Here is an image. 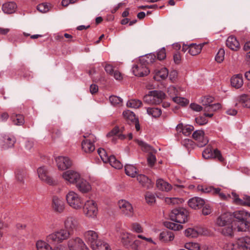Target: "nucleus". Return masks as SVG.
<instances>
[{"mask_svg": "<svg viewBox=\"0 0 250 250\" xmlns=\"http://www.w3.org/2000/svg\"><path fill=\"white\" fill-rule=\"evenodd\" d=\"M147 113L153 117L158 118L162 114V111L157 107H148L147 108Z\"/></svg>", "mask_w": 250, "mask_h": 250, "instance_id": "nucleus-39", "label": "nucleus"}, {"mask_svg": "<svg viewBox=\"0 0 250 250\" xmlns=\"http://www.w3.org/2000/svg\"><path fill=\"white\" fill-rule=\"evenodd\" d=\"M232 216L229 212H226L221 214L216 220V224L219 226H226L232 223Z\"/></svg>", "mask_w": 250, "mask_h": 250, "instance_id": "nucleus-18", "label": "nucleus"}, {"mask_svg": "<svg viewBox=\"0 0 250 250\" xmlns=\"http://www.w3.org/2000/svg\"><path fill=\"white\" fill-rule=\"evenodd\" d=\"M232 195L234 198V202L235 204L239 205H244L250 207V197L245 196L242 199L238 198V195L232 192Z\"/></svg>", "mask_w": 250, "mask_h": 250, "instance_id": "nucleus-23", "label": "nucleus"}, {"mask_svg": "<svg viewBox=\"0 0 250 250\" xmlns=\"http://www.w3.org/2000/svg\"><path fill=\"white\" fill-rule=\"evenodd\" d=\"M145 199L146 203L150 205H152L155 203L156 201L154 195L152 193L149 192L146 193L145 195Z\"/></svg>", "mask_w": 250, "mask_h": 250, "instance_id": "nucleus-49", "label": "nucleus"}, {"mask_svg": "<svg viewBox=\"0 0 250 250\" xmlns=\"http://www.w3.org/2000/svg\"><path fill=\"white\" fill-rule=\"evenodd\" d=\"M198 189L204 193H211L213 194L221 191L220 188H214L212 187H206L202 186H199L198 187Z\"/></svg>", "mask_w": 250, "mask_h": 250, "instance_id": "nucleus-36", "label": "nucleus"}, {"mask_svg": "<svg viewBox=\"0 0 250 250\" xmlns=\"http://www.w3.org/2000/svg\"><path fill=\"white\" fill-rule=\"evenodd\" d=\"M185 234L188 237L195 238L199 235L198 231L194 228H188L185 230Z\"/></svg>", "mask_w": 250, "mask_h": 250, "instance_id": "nucleus-40", "label": "nucleus"}, {"mask_svg": "<svg viewBox=\"0 0 250 250\" xmlns=\"http://www.w3.org/2000/svg\"><path fill=\"white\" fill-rule=\"evenodd\" d=\"M62 177L65 181L73 184L77 183L81 178L80 174L73 170H68L63 172Z\"/></svg>", "mask_w": 250, "mask_h": 250, "instance_id": "nucleus-16", "label": "nucleus"}, {"mask_svg": "<svg viewBox=\"0 0 250 250\" xmlns=\"http://www.w3.org/2000/svg\"><path fill=\"white\" fill-rule=\"evenodd\" d=\"M136 142L138 144V145L141 147L142 150L146 152H149L152 150L151 147L146 143L144 142L143 141L137 140H136Z\"/></svg>", "mask_w": 250, "mask_h": 250, "instance_id": "nucleus-50", "label": "nucleus"}, {"mask_svg": "<svg viewBox=\"0 0 250 250\" xmlns=\"http://www.w3.org/2000/svg\"><path fill=\"white\" fill-rule=\"evenodd\" d=\"M230 250H250V237H243L238 238L235 243L230 245Z\"/></svg>", "mask_w": 250, "mask_h": 250, "instance_id": "nucleus-8", "label": "nucleus"}, {"mask_svg": "<svg viewBox=\"0 0 250 250\" xmlns=\"http://www.w3.org/2000/svg\"><path fill=\"white\" fill-rule=\"evenodd\" d=\"M83 213L84 215L89 218H94L98 214V207L93 200H87L83 206Z\"/></svg>", "mask_w": 250, "mask_h": 250, "instance_id": "nucleus-6", "label": "nucleus"}, {"mask_svg": "<svg viewBox=\"0 0 250 250\" xmlns=\"http://www.w3.org/2000/svg\"><path fill=\"white\" fill-rule=\"evenodd\" d=\"M111 104L114 106H120L123 103V100L119 97L111 96L109 97Z\"/></svg>", "mask_w": 250, "mask_h": 250, "instance_id": "nucleus-45", "label": "nucleus"}, {"mask_svg": "<svg viewBox=\"0 0 250 250\" xmlns=\"http://www.w3.org/2000/svg\"><path fill=\"white\" fill-rule=\"evenodd\" d=\"M194 127L192 125H186L184 126L183 134L186 136L189 135L193 130Z\"/></svg>", "mask_w": 250, "mask_h": 250, "instance_id": "nucleus-62", "label": "nucleus"}, {"mask_svg": "<svg viewBox=\"0 0 250 250\" xmlns=\"http://www.w3.org/2000/svg\"><path fill=\"white\" fill-rule=\"evenodd\" d=\"M68 205L72 208L76 210L82 209L83 201L82 198L76 192L69 191L65 196Z\"/></svg>", "mask_w": 250, "mask_h": 250, "instance_id": "nucleus-3", "label": "nucleus"}, {"mask_svg": "<svg viewBox=\"0 0 250 250\" xmlns=\"http://www.w3.org/2000/svg\"><path fill=\"white\" fill-rule=\"evenodd\" d=\"M16 178L18 181L22 182L23 180L25 173L22 170H17L16 171Z\"/></svg>", "mask_w": 250, "mask_h": 250, "instance_id": "nucleus-59", "label": "nucleus"}, {"mask_svg": "<svg viewBox=\"0 0 250 250\" xmlns=\"http://www.w3.org/2000/svg\"><path fill=\"white\" fill-rule=\"evenodd\" d=\"M55 161L58 169L61 170L69 168L72 164L71 160L67 157L58 156L55 158Z\"/></svg>", "mask_w": 250, "mask_h": 250, "instance_id": "nucleus-17", "label": "nucleus"}, {"mask_svg": "<svg viewBox=\"0 0 250 250\" xmlns=\"http://www.w3.org/2000/svg\"><path fill=\"white\" fill-rule=\"evenodd\" d=\"M49 244L55 245L56 244H51L43 241L39 240L36 243V247L38 250H53Z\"/></svg>", "mask_w": 250, "mask_h": 250, "instance_id": "nucleus-33", "label": "nucleus"}, {"mask_svg": "<svg viewBox=\"0 0 250 250\" xmlns=\"http://www.w3.org/2000/svg\"><path fill=\"white\" fill-rule=\"evenodd\" d=\"M226 45L230 49L237 51L240 48V44L234 36H229L226 41Z\"/></svg>", "mask_w": 250, "mask_h": 250, "instance_id": "nucleus-21", "label": "nucleus"}, {"mask_svg": "<svg viewBox=\"0 0 250 250\" xmlns=\"http://www.w3.org/2000/svg\"><path fill=\"white\" fill-rule=\"evenodd\" d=\"M221 108V105L219 103L214 104H210L207 106L204 107V111L212 112L215 111Z\"/></svg>", "mask_w": 250, "mask_h": 250, "instance_id": "nucleus-43", "label": "nucleus"}, {"mask_svg": "<svg viewBox=\"0 0 250 250\" xmlns=\"http://www.w3.org/2000/svg\"><path fill=\"white\" fill-rule=\"evenodd\" d=\"M156 186L159 189L165 191H168L172 188L171 186L169 183L162 179L157 180Z\"/></svg>", "mask_w": 250, "mask_h": 250, "instance_id": "nucleus-28", "label": "nucleus"}, {"mask_svg": "<svg viewBox=\"0 0 250 250\" xmlns=\"http://www.w3.org/2000/svg\"><path fill=\"white\" fill-rule=\"evenodd\" d=\"M214 100V98L211 96H206L202 98L201 102L204 107L207 106L211 104Z\"/></svg>", "mask_w": 250, "mask_h": 250, "instance_id": "nucleus-58", "label": "nucleus"}, {"mask_svg": "<svg viewBox=\"0 0 250 250\" xmlns=\"http://www.w3.org/2000/svg\"><path fill=\"white\" fill-rule=\"evenodd\" d=\"M233 215L234 219L231 225L223 226L221 230L222 234L227 236H232V227L238 231L250 232V213L244 210H241L235 211Z\"/></svg>", "mask_w": 250, "mask_h": 250, "instance_id": "nucleus-2", "label": "nucleus"}, {"mask_svg": "<svg viewBox=\"0 0 250 250\" xmlns=\"http://www.w3.org/2000/svg\"><path fill=\"white\" fill-rule=\"evenodd\" d=\"M102 66L104 67V70L107 74L111 76L115 70H114L113 66L111 64L105 62L102 63Z\"/></svg>", "mask_w": 250, "mask_h": 250, "instance_id": "nucleus-46", "label": "nucleus"}, {"mask_svg": "<svg viewBox=\"0 0 250 250\" xmlns=\"http://www.w3.org/2000/svg\"><path fill=\"white\" fill-rule=\"evenodd\" d=\"M206 43H200L196 44V43L190 44V48L188 53L192 56L199 54Z\"/></svg>", "mask_w": 250, "mask_h": 250, "instance_id": "nucleus-26", "label": "nucleus"}, {"mask_svg": "<svg viewBox=\"0 0 250 250\" xmlns=\"http://www.w3.org/2000/svg\"><path fill=\"white\" fill-rule=\"evenodd\" d=\"M39 178L43 182L49 185H53L55 184V181L50 176L47 168L42 166L37 169Z\"/></svg>", "mask_w": 250, "mask_h": 250, "instance_id": "nucleus-12", "label": "nucleus"}, {"mask_svg": "<svg viewBox=\"0 0 250 250\" xmlns=\"http://www.w3.org/2000/svg\"><path fill=\"white\" fill-rule=\"evenodd\" d=\"M17 6L14 2H7L4 3L2 6V10L5 14H10L14 13Z\"/></svg>", "mask_w": 250, "mask_h": 250, "instance_id": "nucleus-24", "label": "nucleus"}, {"mask_svg": "<svg viewBox=\"0 0 250 250\" xmlns=\"http://www.w3.org/2000/svg\"><path fill=\"white\" fill-rule=\"evenodd\" d=\"M126 175L131 177H135L137 173L136 168L132 165H126L125 167Z\"/></svg>", "mask_w": 250, "mask_h": 250, "instance_id": "nucleus-37", "label": "nucleus"}, {"mask_svg": "<svg viewBox=\"0 0 250 250\" xmlns=\"http://www.w3.org/2000/svg\"><path fill=\"white\" fill-rule=\"evenodd\" d=\"M172 100L174 102L182 106L185 105L188 103L187 99L181 97L177 96L173 97Z\"/></svg>", "mask_w": 250, "mask_h": 250, "instance_id": "nucleus-48", "label": "nucleus"}, {"mask_svg": "<svg viewBox=\"0 0 250 250\" xmlns=\"http://www.w3.org/2000/svg\"><path fill=\"white\" fill-rule=\"evenodd\" d=\"M132 72L134 75L138 77H144L147 75L150 70L146 65L139 60V62L132 67Z\"/></svg>", "mask_w": 250, "mask_h": 250, "instance_id": "nucleus-11", "label": "nucleus"}, {"mask_svg": "<svg viewBox=\"0 0 250 250\" xmlns=\"http://www.w3.org/2000/svg\"><path fill=\"white\" fill-rule=\"evenodd\" d=\"M166 226L167 228L174 230H179L181 228L180 225L171 222L166 223Z\"/></svg>", "mask_w": 250, "mask_h": 250, "instance_id": "nucleus-61", "label": "nucleus"}, {"mask_svg": "<svg viewBox=\"0 0 250 250\" xmlns=\"http://www.w3.org/2000/svg\"><path fill=\"white\" fill-rule=\"evenodd\" d=\"M140 245L141 241L138 240H136L133 242L131 241L129 246L127 248L132 250H139Z\"/></svg>", "mask_w": 250, "mask_h": 250, "instance_id": "nucleus-55", "label": "nucleus"}, {"mask_svg": "<svg viewBox=\"0 0 250 250\" xmlns=\"http://www.w3.org/2000/svg\"><path fill=\"white\" fill-rule=\"evenodd\" d=\"M131 230L136 233H142L143 232V228L142 226L138 223H134L131 224Z\"/></svg>", "mask_w": 250, "mask_h": 250, "instance_id": "nucleus-52", "label": "nucleus"}, {"mask_svg": "<svg viewBox=\"0 0 250 250\" xmlns=\"http://www.w3.org/2000/svg\"><path fill=\"white\" fill-rule=\"evenodd\" d=\"M165 94L160 90H153L148 92V93L144 96V102L148 104H157L161 103L165 99Z\"/></svg>", "mask_w": 250, "mask_h": 250, "instance_id": "nucleus-4", "label": "nucleus"}, {"mask_svg": "<svg viewBox=\"0 0 250 250\" xmlns=\"http://www.w3.org/2000/svg\"><path fill=\"white\" fill-rule=\"evenodd\" d=\"M240 101L244 103V106L250 108V98H247L246 95H243L241 96Z\"/></svg>", "mask_w": 250, "mask_h": 250, "instance_id": "nucleus-64", "label": "nucleus"}, {"mask_svg": "<svg viewBox=\"0 0 250 250\" xmlns=\"http://www.w3.org/2000/svg\"><path fill=\"white\" fill-rule=\"evenodd\" d=\"M212 158L216 159L221 163H224L225 162L224 158L222 156L221 152L217 149H214L213 155Z\"/></svg>", "mask_w": 250, "mask_h": 250, "instance_id": "nucleus-53", "label": "nucleus"}, {"mask_svg": "<svg viewBox=\"0 0 250 250\" xmlns=\"http://www.w3.org/2000/svg\"><path fill=\"white\" fill-rule=\"evenodd\" d=\"M123 115L128 124L133 123L138 119L136 118L134 113L129 110L124 111Z\"/></svg>", "mask_w": 250, "mask_h": 250, "instance_id": "nucleus-35", "label": "nucleus"}, {"mask_svg": "<svg viewBox=\"0 0 250 250\" xmlns=\"http://www.w3.org/2000/svg\"><path fill=\"white\" fill-rule=\"evenodd\" d=\"M165 201L168 205H174L181 203L183 202V199L175 197H166L165 199Z\"/></svg>", "mask_w": 250, "mask_h": 250, "instance_id": "nucleus-44", "label": "nucleus"}, {"mask_svg": "<svg viewBox=\"0 0 250 250\" xmlns=\"http://www.w3.org/2000/svg\"><path fill=\"white\" fill-rule=\"evenodd\" d=\"M49 6L46 3H42L37 6V9L41 13H44L49 10Z\"/></svg>", "mask_w": 250, "mask_h": 250, "instance_id": "nucleus-56", "label": "nucleus"}, {"mask_svg": "<svg viewBox=\"0 0 250 250\" xmlns=\"http://www.w3.org/2000/svg\"><path fill=\"white\" fill-rule=\"evenodd\" d=\"M67 246L69 250H83L86 247L83 240L79 237H74L69 239Z\"/></svg>", "mask_w": 250, "mask_h": 250, "instance_id": "nucleus-9", "label": "nucleus"}, {"mask_svg": "<svg viewBox=\"0 0 250 250\" xmlns=\"http://www.w3.org/2000/svg\"><path fill=\"white\" fill-rule=\"evenodd\" d=\"M213 155V151L210 148H207L202 153L203 157L206 159L212 158Z\"/></svg>", "mask_w": 250, "mask_h": 250, "instance_id": "nucleus-57", "label": "nucleus"}, {"mask_svg": "<svg viewBox=\"0 0 250 250\" xmlns=\"http://www.w3.org/2000/svg\"><path fill=\"white\" fill-rule=\"evenodd\" d=\"M83 237L91 248L100 240L98 232L92 230H88L84 232Z\"/></svg>", "mask_w": 250, "mask_h": 250, "instance_id": "nucleus-14", "label": "nucleus"}, {"mask_svg": "<svg viewBox=\"0 0 250 250\" xmlns=\"http://www.w3.org/2000/svg\"><path fill=\"white\" fill-rule=\"evenodd\" d=\"M231 84L233 87L236 88L241 87L243 84L242 76L240 74H237L233 76L231 79Z\"/></svg>", "mask_w": 250, "mask_h": 250, "instance_id": "nucleus-27", "label": "nucleus"}, {"mask_svg": "<svg viewBox=\"0 0 250 250\" xmlns=\"http://www.w3.org/2000/svg\"><path fill=\"white\" fill-rule=\"evenodd\" d=\"M205 201L199 197H195L189 200L188 206L192 208L199 209L205 204Z\"/></svg>", "mask_w": 250, "mask_h": 250, "instance_id": "nucleus-20", "label": "nucleus"}, {"mask_svg": "<svg viewBox=\"0 0 250 250\" xmlns=\"http://www.w3.org/2000/svg\"><path fill=\"white\" fill-rule=\"evenodd\" d=\"M171 220L179 223H185L188 220V211L184 208H176L169 214Z\"/></svg>", "mask_w": 250, "mask_h": 250, "instance_id": "nucleus-5", "label": "nucleus"}, {"mask_svg": "<svg viewBox=\"0 0 250 250\" xmlns=\"http://www.w3.org/2000/svg\"><path fill=\"white\" fill-rule=\"evenodd\" d=\"M154 79L157 81L165 80L168 76V70L165 68H162L160 70H155L154 71Z\"/></svg>", "mask_w": 250, "mask_h": 250, "instance_id": "nucleus-22", "label": "nucleus"}, {"mask_svg": "<svg viewBox=\"0 0 250 250\" xmlns=\"http://www.w3.org/2000/svg\"><path fill=\"white\" fill-rule=\"evenodd\" d=\"M110 165L116 169H121L123 167V165L118 160L116 157L113 155L109 156V159L108 161Z\"/></svg>", "mask_w": 250, "mask_h": 250, "instance_id": "nucleus-38", "label": "nucleus"}, {"mask_svg": "<svg viewBox=\"0 0 250 250\" xmlns=\"http://www.w3.org/2000/svg\"><path fill=\"white\" fill-rule=\"evenodd\" d=\"M64 229H61L48 234L46 240L51 244H60L67 240L74 231L77 230L80 226L78 219L69 216L63 221Z\"/></svg>", "mask_w": 250, "mask_h": 250, "instance_id": "nucleus-1", "label": "nucleus"}, {"mask_svg": "<svg viewBox=\"0 0 250 250\" xmlns=\"http://www.w3.org/2000/svg\"><path fill=\"white\" fill-rule=\"evenodd\" d=\"M98 153L104 163L108 162L109 159V156L107 155L106 151L104 149L101 148H99L98 149Z\"/></svg>", "mask_w": 250, "mask_h": 250, "instance_id": "nucleus-47", "label": "nucleus"}, {"mask_svg": "<svg viewBox=\"0 0 250 250\" xmlns=\"http://www.w3.org/2000/svg\"><path fill=\"white\" fill-rule=\"evenodd\" d=\"M85 140L82 142V148L85 153L93 152L95 147L94 143L96 141V138L94 135L86 133L83 135Z\"/></svg>", "mask_w": 250, "mask_h": 250, "instance_id": "nucleus-7", "label": "nucleus"}, {"mask_svg": "<svg viewBox=\"0 0 250 250\" xmlns=\"http://www.w3.org/2000/svg\"><path fill=\"white\" fill-rule=\"evenodd\" d=\"M159 238L163 242H170L174 239V234L171 231H163L160 233Z\"/></svg>", "mask_w": 250, "mask_h": 250, "instance_id": "nucleus-29", "label": "nucleus"}, {"mask_svg": "<svg viewBox=\"0 0 250 250\" xmlns=\"http://www.w3.org/2000/svg\"><path fill=\"white\" fill-rule=\"evenodd\" d=\"M142 102L137 99H131L129 100L127 103L126 105L128 107L137 108L142 106Z\"/></svg>", "mask_w": 250, "mask_h": 250, "instance_id": "nucleus-41", "label": "nucleus"}, {"mask_svg": "<svg viewBox=\"0 0 250 250\" xmlns=\"http://www.w3.org/2000/svg\"><path fill=\"white\" fill-rule=\"evenodd\" d=\"M193 138L196 141L197 145L200 147L205 146L208 142L207 137L202 130H196L192 134Z\"/></svg>", "mask_w": 250, "mask_h": 250, "instance_id": "nucleus-15", "label": "nucleus"}, {"mask_svg": "<svg viewBox=\"0 0 250 250\" xmlns=\"http://www.w3.org/2000/svg\"><path fill=\"white\" fill-rule=\"evenodd\" d=\"M157 59L159 60H164L166 57V52L165 48H163L159 50L157 53Z\"/></svg>", "mask_w": 250, "mask_h": 250, "instance_id": "nucleus-60", "label": "nucleus"}, {"mask_svg": "<svg viewBox=\"0 0 250 250\" xmlns=\"http://www.w3.org/2000/svg\"><path fill=\"white\" fill-rule=\"evenodd\" d=\"M118 207L122 214L126 217H132L134 210L132 205L127 201L121 200L118 202Z\"/></svg>", "mask_w": 250, "mask_h": 250, "instance_id": "nucleus-10", "label": "nucleus"}, {"mask_svg": "<svg viewBox=\"0 0 250 250\" xmlns=\"http://www.w3.org/2000/svg\"><path fill=\"white\" fill-rule=\"evenodd\" d=\"M156 159L154 155L151 152H149L147 157V162L149 166H152L156 162Z\"/></svg>", "mask_w": 250, "mask_h": 250, "instance_id": "nucleus-63", "label": "nucleus"}, {"mask_svg": "<svg viewBox=\"0 0 250 250\" xmlns=\"http://www.w3.org/2000/svg\"><path fill=\"white\" fill-rule=\"evenodd\" d=\"M137 180L142 186L149 188L151 186V181L146 176L143 174H139L137 176Z\"/></svg>", "mask_w": 250, "mask_h": 250, "instance_id": "nucleus-32", "label": "nucleus"}, {"mask_svg": "<svg viewBox=\"0 0 250 250\" xmlns=\"http://www.w3.org/2000/svg\"><path fill=\"white\" fill-rule=\"evenodd\" d=\"M76 187L78 190L82 193L89 192L91 190L90 184L83 179H81L78 180L76 183Z\"/></svg>", "mask_w": 250, "mask_h": 250, "instance_id": "nucleus-19", "label": "nucleus"}, {"mask_svg": "<svg viewBox=\"0 0 250 250\" xmlns=\"http://www.w3.org/2000/svg\"><path fill=\"white\" fill-rule=\"evenodd\" d=\"M51 207L54 212L62 213L65 209V205L62 198L54 196L52 198Z\"/></svg>", "mask_w": 250, "mask_h": 250, "instance_id": "nucleus-13", "label": "nucleus"}, {"mask_svg": "<svg viewBox=\"0 0 250 250\" xmlns=\"http://www.w3.org/2000/svg\"><path fill=\"white\" fill-rule=\"evenodd\" d=\"M91 248L93 250H111L108 244L101 239Z\"/></svg>", "mask_w": 250, "mask_h": 250, "instance_id": "nucleus-31", "label": "nucleus"}, {"mask_svg": "<svg viewBox=\"0 0 250 250\" xmlns=\"http://www.w3.org/2000/svg\"><path fill=\"white\" fill-rule=\"evenodd\" d=\"M225 50L221 48L219 50L215 57V60L219 63L222 62L224 60Z\"/></svg>", "mask_w": 250, "mask_h": 250, "instance_id": "nucleus-54", "label": "nucleus"}, {"mask_svg": "<svg viewBox=\"0 0 250 250\" xmlns=\"http://www.w3.org/2000/svg\"><path fill=\"white\" fill-rule=\"evenodd\" d=\"M185 247L188 250H200V245L197 243L189 242L185 245Z\"/></svg>", "mask_w": 250, "mask_h": 250, "instance_id": "nucleus-51", "label": "nucleus"}, {"mask_svg": "<svg viewBox=\"0 0 250 250\" xmlns=\"http://www.w3.org/2000/svg\"><path fill=\"white\" fill-rule=\"evenodd\" d=\"M131 234L126 231H122V234L119 236L121 243L125 247L129 246L131 241Z\"/></svg>", "mask_w": 250, "mask_h": 250, "instance_id": "nucleus-30", "label": "nucleus"}, {"mask_svg": "<svg viewBox=\"0 0 250 250\" xmlns=\"http://www.w3.org/2000/svg\"><path fill=\"white\" fill-rule=\"evenodd\" d=\"M156 56L154 54H149L145 55V56L142 57L140 60L142 61L147 66L148 65L153 63L155 60Z\"/></svg>", "mask_w": 250, "mask_h": 250, "instance_id": "nucleus-34", "label": "nucleus"}, {"mask_svg": "<svg viewBox=\"0 0 250 250\" xmlns=\"http://www.w3.org/2000/svg\"><path fill=\"white\" fill-rule=\"evenodd\" d=\"M14 124L17 125H21L24 123V117L21 115H13L12 116Z\"/></svg>", "mask_w": 250, "mask_h": 250, "instance_id": "nucleus-42", "label": "nucleus"}, {"mask_svg": "<svg viewBox=\"0 0 250 250\" xmlns=\"http://www.w3.org/2000/svg\"><path fill=\"white\" fill-rule=\"evenodd\" d=\"M1 145L2 148L7 149L14 146L15 143V139L13 137H10L8 135L2 137Z\"/></svg>", "mask_w": 250, "mask_h": 250, "instance_id": "nucleus-25", "label": "nucleus"}]
</instances>
